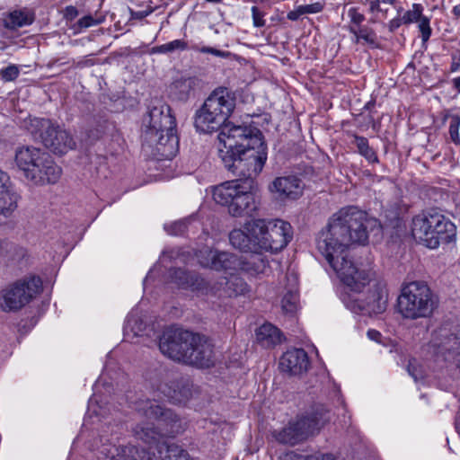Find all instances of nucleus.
<instances>
[{
  "label": "nucleus",
  "instance_id": "c03bdc74",
  "mask_svg": "<svg viewBox=\"0 0 460 460\" xmlns=\"http://www.w3.org/2000/svg\"><path fill=\"white\" fill-rule=\"evenodd\" d=\"M200 52L208 53V54H211V55H214L217 57H221V58H225V57L228 56L227 52H225V51H222V50L217 49L215 48H211V47H204V48L200 49Z\"/></svg>",
  "mask_w": 460,
  "mask_h": 460
},
{
  "label": "nucleus",
  "instance_id": "6e6552de",
  "mask_svg": "<svg viewBox=\"0 0 460 460\" xmlns=\"http://www.w3.org/2000/svg\"><path fill=\"white\" fill-rule=\"evenodd\" d=\"M15 164L26 179L35 184L55 183L61 175V168L47 153L36 147L19 148L15 154Z\"/></svg>",
  "mask_w": 460,
  "mask_h": 460
},
{
  "label": "nucleus",
  "instance_id": "c85d7f7f",
  "mask_svg": "<svg viewBox=\"0 0 460 460\" xmlns=\"http://www.w3.org/2000/svg\"><path fill=\"white\" fill-rule=\"evenodd\" d=\"M355 145L361 155L371 163L377 161V156L375 151L369 146L368 141L364 137H355Z\"/></svg>",
  "mask_w": 460,
  "mask_h": 460
},
{
  "label": "nucleus",
  "instance_id": "09e8293b",
  "mask_svg": "<svg viewBox=\"0 0 460 460\" xmlns=\"http://www.w3.org/2000/svg\"><path fill=\"white\" fill-rule=\"evenodd\" d=\"M380 3H382V1L371 0L369 2V11H370V13H376L381 11V9H380Z\"/></svg>",
  "mask_w": 460,
  "mask_h": 460
},
{
  "label": "nucleus",
  "instance_id": "473e14b6",
  "mask_svg": "<svg viewBox=\"0 0 460 460\" xmlns=\"http://www.w3.org/2000/svg\"><path fill=\"white\" fill-rule=\"evenodd\" d=\"M103 19H95L91 15L84 16L79 19L75 25V32H80L83 29H87L92 26L102 23Z\"/></svg>",
  "mask_w": 460,
  "mask_h": 460
},
{
  "label": "nucleus",
  "instance_id": "4d7b16f0",
  "mask_svg": "<svg viewBox=\"0 0 460 460\" xmlns=\"http://www.w3.org/2000/svg\"><path fill=\"white\" fill-rule=\"evenodd\" d=\"M457 58H458V59H459V61H460V51H459V54H458Z\"/></svg>",
  "mask_w": 460,
  "mask_h": 460
},
{
  "label": "nucleus",
  "instance_id": "603ef678",
  "mask_svg": "<svg viewBox=\"0 0 460 460\" xmlns=\"http://www.w3.org/2000/svg\"><path fill=\"white\" fill-rule=\"evenodd\" d=\"M458 70H460V61H459L458 58L456 60V58L454 57L453 62H452V65H451V71L456 72V71H458Z\"/></svg>",
  "mask_w": 460,
  "mask_h": 460
},
{
  "label": "nucleus",
  "instance_id": "f03ea898",
  "mask_svg": "<svg viewBox=\"0 0 460 460\" xmlns=\"http://www.w3.org/2000/svg\"><path fill=\"white\" fill-rule=\"evenodd\" d=\"M217 149L225 167L245 180L228 181L214 187V200L227 207L233 217L251 215L256 208L253 178L261 173L267 161V146L261 133L248 127L226 125L217 135Z\"/></svg>",
  "mask_w": 460,
  "mask_h": 460
},
{
  "label": "nucleus",
  "instance_id": "7ed1b4c3",
  "mask_svg": "<svg viewBox=\"0 0 460 460\" xmlns=\"http://www.w3.org/2000/svg\"><path fill=\"white\" fill-rule=\"evenodd\" d=\"M143 148L157 160H171L178 152L176 121L171 108L161 103L149 111Z\"/></svg>",
  "mask_w": 460,
  "mask_h": 460
},
{
  "label": "nucleus",
  "instance_id": "6ab92c4d",
  "mask_svg": "<svg viewBox=\"0 0 460 460\" xmlns=\"http://www.w3.org/2000/svg\"><path fill=\"white\" fill-rule=\"evenodd\" d=\"M195 342L187 351L186 364L198 367H209L214 365L213 346L204 337L194 334Z\"/></svg>",
  "mask_w": 460,
  "mask_h": 460
},
{
  "label": "nucleus",
  "instance_id": "de8ad7c7",
  "mask_svg": "<svg viewBox=\"0 0 460 460\" xmlns=\"http://www.w3.org/2000/svg\"><path fill=\"white\" fill-rule=\"evenodd\" d=\"M150 53L151 54H165V53H168L166 43L163 44V45H160V46H155V47L152 48L151 50H150Z\"/></svg>",
  "mask_w": 460,
  "mask_h": 460
},
{
  "label": "nucleus",
  "instance_id": "4468645a",
  "mask_svg": "<svg viewBox=\"0 0 460 460\" xmlns=\"http://www.w3.org/2000/svg\"><path fill=\"white\" fill-rule=\"evenodd\" d=\"M42 290L39 277L27 276L0 291V308L4 312H17L31 303Z\"/></svg>",
  "mask_w": 460,
  "mask_h": 460
},
{
  "label": "nucleus",
  "instance_id": "4be33fe9",
  "mask_svg": "<svg viewBox=\"0 0 460 460\" xmlns=\"http://www.w3.org/2000/svg\"><path fill=\"white\" fill-rule=\"evenodd\" d=\"M252 239L254 238L250 229V221L244 224L243 229H234L229 234V241L232 246L245 252H258L257 245Z\"/></svg>",
  "mask_w": 460,
  "mask_h": 460
},
{
  "label": "nucleus",
  "instance_id": "9d476101",
  "mask_svg": "<svg viewBox=\"0 0 460 460\" xmlns=\"http://www.w3.org/2000/svg\"><path fill=\"white\" fill-rule=\"evenodd\" d=\"M225 271L230 275L229 278L222 277L209 283L180 269L174 270V278L179 286L191 288L192 290H205L207 294L219 298L243 296L249 292V286L246 282L235 275L239 271Z\"/></svg>",
  "mask_w": 460,
  "mask_h": 460
},
{
  "label": "nucleus",
  "instance_id": "cd10ccee",
  "mask_svg": "<svg viewBox=\"0 0 460 460\" xmlns=\"http://www.w3.org/2000/svg\"><path fill=\"white\" fill-rule=\"evenodd\" d=\"M160 390L165 397L176 403L182 402L188 393L185 388H180L178 384L174 383L172 385L164 384L161 385Z\"/></svg>",
  "mask_w": 460,
  "mask_h": 460
},
{
  "label": "nucleus",
  "instance_id": "f704fd0d",
  "mask_svg": "<svg viewBox=\"0 0 460 460\" xmlns=\"http://www.w3.org/2000/svg\"><path fill=\"white\" fill-rule=\"evenodd\" d=\"M279 460H334L329 456H302L295 454L294 452L286 453L284 456L279 457Z\"/></svg>",
  "mask_w": 460,
  "mask_h": 460
},
{
  "label": "nucleus",
  "instance_id": "f8f14e48",
  "mask_svg": "<svg viewBox=\"0 0 460 460\" xmlns=\"http://www.w3.org/2000/svg\"><path fill=\"white\" fill-rule=\"evenodd\" d=\"M250 229L261 251L279 252L287 246L291 239V226L280 219H253L250 221Z\"/></svg>",
  "mask_w": 460,
  "mask_h": 460
},
{
  "label": "nucleus",
  "instance_id": "b1692460",
  "mask_svg": "<svg viewBox=\"0 0 460 460\" xmlns=\"http://www.w3.org/2000/svg\"><path fill=\"white\" fill-rule=\"evenodd\" d=\"M196 84V80L191 77L174 80L169 86L170 96L178 101H185L189 98Z\"/></svg>",
  "mask_w": 460,
  "mask_h": 460
},
{
  "label": "nucleus",
  "instance_id": "0eeeda50",
  "mask_svg": "<svg viewBox=\"0 0 460 460\" xmlns=\"http://www.w3.org/2000/svg\"><path fill=\"white\" fill-rule=\"evenodd\" d=\"M411 234L415 240L429 249L448 243L456 234V226L438 212H427L413 217Z\"/></svg>",
  "mask_w": 460,
  "mask_h": 460
},
{
  "label": "nucleus",
  "instance_id": "393cba45",
  "mask_svg": "<svg viewBox=\"0 0 460 460\" xmlns=\"http://www.w3.org/2000/svg\"><path fill=\"white\" fill-rule=\"evenodd\" d=\"M292 279V288L287 291L281 299V309L287 314H293L296 312L298 306L297 279L295 275L288 276V279Z\"/></svg>",
  "mask_w": 460,
  "mask_h": 460
},
{
  "label": "nucleus",
  "instance_id": "6e6d98bb",
  "mask_svg": "<svg viewBox=\"0 0 460 460\" xmlns=\"http://www.w3.org/2000/svg\"><path fill=\"white\" fill-rule=\"evenodd\" d=\"M456 428L460 432V412L457 415L456 420Z\"/></svg>",
  "mask_w": 460,
  "mask_h": 460
},
{
  "label": "nucleus",
  "instance_id": "a19ab883",
  "mask_svg": "<svg viewBox=\"0 0 460 460\" xmlns=\"http://www.w3.org/2000/svg\"><path fill=\"white\" fill-rule=\"evenodd\" d=\"M402 12V8L400 7L398 10H397V13H398V16L392 19L389 22H388V28H389V31H394L395 30H397L401 25L404 24V22L402 21V15H401V13Z\"/></svg>",
  "mask_w": 460,
  "mask_h": 460
},
{
  "label": "nucleus",
  "instance_id": "79ce46f5",
  "mask_svg": "<svg viewBox=\"0 0 460 460\" xmlns=\"http://www.w3.org/2000/svg\"><path fill=\"white\" fill-rule=\"evenodd\" d=\"M408 371L415 381H418L419 379H422L424 377L423 372L420 369H419L417 365L413 363H410Z\"/></svg>",
  "mask_w": 460,
  "mask_h": 460
},
{
  "label": "nucleus",
  "instance_id": "9b49d317",
  "mask_svg": "<svg viewBox=\"0 0 460 460\" xmlns=\"http://www.w3.org/2000/svg\"><path fill=\"white\" fill-rule=\"evenodd\" d=\"M434 372L453 375L458 372L460 364V336L450 329L441 326L434 331L430 341Z\"/></svg>",
  "mask_w": 460,
  "mask_h": 460
},
{
  "label": "nucleus",
  "instance_id": "c756f323",
  "mask_svg": "<svg viewBox=\"0 0 460 460\" xmlns=\"http://www.w3.org/2000/svg\"><path fill=\"white\" fill-rule=\"evenodd\" d=\"M423 7L420 4H413L411 10H408L402 14V21L404 24H411L417 22L420 17L422 15Z\"/></svg>",
  "mask_w": 460,
  "mask_h": 460
},
{
  "label": "nucleus",
  "instance_id": "a878e982",
  "mask_svg": "<svg viewBox=\"0 0 460 460\" xmlns=\"http://www.w3.org/2000/svg\"><path fill=\"white\" fill-rule=\"evenodd\" d=\"M33 22V15L26 11H13L4 19L6 28L14 30L31 24Z\"/></svg>",
  "mask_w": 460,
  "mask_h": 460
},
{
  "label": "nucleus",
  "instance_id": "a18cd8bd",
  "mask_svg": "<svg viewBox=\"0 0 460 460\" xmlns=\"http://www.w3.org/2000/svg\"><path fill=\"white\" fill-rule=\"evenodd\" d=\"M302 15H304V14H303L301 7L299 5L295 10H292L288 13V19L290 21H296Z\"/></svg>",
  "mask_w": 460,
  "mask_h": 460
},
{
  "label": "nucleus",
  "instance_id": "e433bc0d",
  "mask_svg": "<svg viewBox=\"0 0 460 460\" xmlns=\"http://www.w3.org/2000/svg\"><path fill=\"white\" fill-rule=\"evenodd\" d=\"M348 16L352 23L350 26L358 27L365 20V16L358 11L356 7H350L348 10Z\"/></svg>",
  "mask_w": 460,
  "mask_h": 460
},
{
  "label": "nucleus",
  "instance_id": "20e7f679",
  "mask_svg": "<svg viewBox=\"0 0 460 460\" xmlns=\"http://www.w3.org/2000/svg\"><path fill=\"white\" fill-rule=\"evenodd\" d=\"M137 410L146 420L135 427L134 434L145 443L151 444L164 437H173L181 430L178 417L155 401L139 402Z\"/></svg>",
  "mask_w": 460,
  "mask_h": 460
},
{
  "label": "nucleus",
  "instance_id": "58836bf2",
  "mask_svg": "<svg viewBox=\"0 0 460 460\" xmlns=\"http://www.w3.org/2000/svg\"><path fill=\"white\" fill-rule=\"evenodd\" d=\"M168 53L174 52L176 50H185L188 48V44L183 40H174L166 43Z\"/></svg>",
  "mask_w": 460,
  "mask_h": 460
},
{
  "label": "nucleus",
  "instance_id": "c9c22d12",
  "mask_svg": "<svg viewBox=\"0 0 460 460\" xmlns=\"http://www.w3.org/2000/svg\"><path fill=\"white\" fill-rule=\"evenodd\" d=\"M459 127L460 119L458 117H453L449 125V135L451 140L456 145H460Z\"/></svg>",
  "mask_w": 460,
  "mask_h": 460
},
{
  "label": "nucleus",
  "instance_id": "2f4dec72",
  "mask_svg": "<svg viewBox=\"0 0 460 460\" xmlns=\"http://www.w3.org/2000/svg\"><path fill=\"white\" fill-rule=\"evenodd\" d=\"M189 220L184 219V220L173 222L170 225L164 226V229L169 234H172V235L182 234L187 229V222Z\"/></svg>",
  "mask_w": 460,
  "mask_h": 460
},
{
  "label": "nucleus",
  "instance_id": "37998d69",
  "mask_svg": "<svg viewBox=\"0 0 460 460\" xmlns=\"http://www.w3.org/2000/svg\"><path fill=\"white\" fill-rule=\"evenodd\" d=\"M252 13L253 24L256 27L263 26L264 20L262 19V16L261 14V13L259 12V9L256 6L252 7Z\"/></svg>",
  "mask_w": 460,
  "mask_h": 460
},
{
  "label": "nucleus",
  "instance_id": "bb28decb",
  "mask_svg": "<svg viewBox=\"0 0 460 460\" xmlns=\"http://www.w3.org/2000/svg\"><path fill=\"white\" fill-rule=\"evenodd\" d=\"M349 32L354 35V41L356 43L360 42L363 40L366 44L371 46V47H376L377 46V37L375 31L368 27H361V28H356L354 26L349 27Z\"/></svg>",
  "mask_w": 460,
  "mask_h": 460
},
{
  "label": "nucleus",
  "instance_id": "f257e3e1",
  "mask_svg": "<svg viewBox=\"0 0 460 460\" xmlns=\"http://www.w3.org/2000/svg\"><path fill=\"white\" fill-rule=\"evenodd\" d=\"M368 228L379 230L380 226L376 219L368 218L357 208H342L319 233L317 249L349 291L341 296L343 304L353 312L378 314L387 307L385 286L375 280L376 274L370 266L357 265L349 254L353 244L367 243Z\"/></svg>",
  "mask_w": 460,
  "mask_h": 460
},
{
  "label": "nucleus",
  "instance_id": "aec40b11",
  "mask_svg": "<svg viewBox=\"0 0 460 460\" xmlns=\"http://www.w3.org/2000/svg\"><path fill=\"white\" fill-rule=\"evenodd\" d=\"M19 195L9 175L0 169V217H9L18 207Z\"/></svg>",
  "mask_w": 460,
  "mask_h": 460
},
{
  "label": "nucleus",
  "instance_id": "2eb2a0df",
  "mask_svg": "<svg viewBox=\"0 0 460 460\" xmlns=\"http://www.w3.org/2000/svg\"><path fill=\"white\" fill-rule=\"evenodd\" d=\"M28 130L35 137H39L47 148L56 154H66L75 146L73 137L67 130L52 124L47 119L33 118L30 119Z\"/></svg>",
  "mask_w": 460,
  "mask_h": 460
},
{
  "label": "nucleus",
  "instance_id": "8fccbe9b",
  "mask_svg": "<svg viewBox=\"0 0 460 460\" xmlns=\"http://www.w3.org/2000/svg\"><path fill=\"white\" fill-rule=\"evenodd\" d=\"M367 337L370 340L375 341L376 342H379L380 339L382 337L381 333L378 331H376V330H369V331H367Z\"/></svg>",
  "mask_w": 460,
  "mask_h": 460
},
{
  "label": "nucleus",
  "instance_id": "f3484780",
  "mask_svg": "<svg viewBox=\"0 0 460 460\" xmlns=\"http://www.w3.org/2000/svg\"><path fill=\"white\" fill-rule=\"evenodd\" d=\"M193 342L194 333L178 328H169L160 337L159 349L168 358L186 363L187 351Z\"/></svg>",
  "mask_w": 460,
  "mask_h": 460
},
{
  "label": "nucleus",
  "instance_id": "4c0bfd02",
  "mask_svg": "<svg viewBox=\"0 0 460 460\" xmlns=\"http://www.w3.org/2000/svg\"><path fill=\"white\" fill-rule=\"evenodd\" d=\"M303 14L318 13L323 11V4L320 2L300 5Z\"/></svg>",
  "mask_w": 460,
  "mask_h": 460
},
{
  "label": "nucleus",
  "instance_id": "39448f33",
  "mask_svg": "<svg viewBox=\"0 0 460 460\" xmlns=\"http://www.w3.org/2000/svg\"><path fill=\"white\" fill-rule=\"evenodd\" d=\"M196 256L202 267L216 270L241 271L253 277L268 275L270 272L268 261L258 252L243 258L230 252L206 248L200 250Z\"/></svg>",
  "mask_w": 460,
  "mask_h": 460
},
{
  "label": "nucleus",
  "instance_id": "3c124183",
  "mask_svg": "<svg viewBox=\"0 0 460 460\" xmlns=\"http://www.w3.org/2000/svg\"><path fill=\"white\" fill-rule=\"evenodd\" d=\"M77 15V10L73 7V6H69L66 9V16L70 18V19H73L75 18V16Z\"/></svg>",
  "mask_w": 460,
  "mask_h": 460
},
{
  "label": "nucleus",
  "instance_id": "72a5a7b5",
  "mask_svg": "<svg viewBox=\"0 0 460 460\" xmlns=\"http://www.w3.org/2000/svg\"><path fill=\"white\" fill-rule=\"evenodd\" d=\"M19 73L20 71L17 66L10 65L0 70V76L4 82H11L17 78Z\"/></svg>",
  "mask_w": 460,
  "mask_h": 460
},
{
  "label": "nucleus",
  "instance_id": "423d86ee",
  "mask_svg": "<svg viewBox=\"0 0 460 460\" xmlns=\"http://www.w3.org/2000/svg\"><path fill=\"white\" fill-rule=\"evenodd\" d=\"M234 106V98L226 88L216 89L196 113L194 121L196 129L201 133H211L221 128V132L226 125H233L232 122H225L233 112Z\"/></svg>",
  "mask_w": 460,
  "mask_h": 460
},
{
  "label": "nucleus",
  "instance_id": "412c9836",
  "mask_svg": "<svg viewBox=\"0 0 460 460\" xmlns=\"http://www.w3.org/2000/svg\"><path fill=\"white\" fill-rule=\"evenodd\" d=\"M308 358L306 352L302 349H293L285 352L279 360L281 371L299 375L305 371L308 367Z\"/></svg>",
  "mask_w": 460,
  "mask_h": 460
},
{
  "label": "nucleus",
  "instance_id": "49530a36",
  "mask_svg": "<svg viewBox=\"0 0 460 460\" xmlns=\"http://www.w3.org/2000/svg\"><path fill=\"white\" fill-rule=\"evenodd\" d=\"M151 13H152L151 9L138 11V12H132L131 16L134 19H143V18L146 17L147 15H149Z\"/></svg>",
  "mask_w": 460,
  "mask_h": 460
},
{
  "label": "nucleus",
  "instance_id": "ea45409f",
  "mask_svg": "<svg viewBox=\"0 0 460 460\" xmlns=\"http://www.w3.org/2000/svg\"><path fill=\"white\" fill-rule=\"evenodd\" d=\"M402 12V8L400 7L398 10H397V13H398V16L392 19L389 22H388V28H389V31H394L395 30H397L401 25L404 24V22L402 21V15H401V13Z\"/></svg>",
  "mask_w": 460,
  "mask_h": 460
},
{
  "label": "nucleus",
  "instance_id": "5701e85b",
  "mask_svg": "<svg viewBox=\"0 0 460 460\" xmlns=\"http://www.w3.org/2000/svg\"><path fill=\"white\" fill-rule=\"evenodd\" d=\"M256 341L261 347L270 348L280 343L281 333L271 323H264L256 330Z\"/></svg>",
  "mask_w": 460,
  "mask_h": 460
},
{
  "label": "nucleus",
  "instance_id": "864d4df0",
  "mask_svg": "<svg viewBox=\"0 0 460 460\" xmlns=\"http://www.w3.org/2000/svg\"><path fill=\"white\" fill-rule=\"evenodd\" d=\"M452 85L458 93H460V76L452 79Z\"/></svg>",
  "mask_w": 460,
  "mask_h": 460
},
{
  "label": "nucleus",
  "instance_id": "1a4fd4ad",
  "mask_svg": "<svg viewBox=\"0 0 460 460\" xmlns=\"http://www.w3.org/2000/svg\"><path fill=\"white\" fill-rule=\"evenodd\" d=\"M436 307L431 289L422 281L404 285L397 298V312L406 320L429 318Z\"/></svg>",
  "mask_w": 460,
  "mask_h": 460
},
{
  "label": "nucleus",
  "instance_id": "dca6fc26",
  "mask_svg": "<svg viewBox=\"0 0 460 460\" xmlns=\"http://www.w3.org/2000/svg\"><path fill=\"white\" fill-rule=\"evenodd\" d=\"M158 453V456L155 454L151 456L150 453L144 448L113 446L106 455L111 460H190L188 452L174 444L163 445Z\"/></svg>",
  "mask_w": 460,
  "mask_h": 460
},
{
  "label": "nucleus",
  "instance_id": "a211bd4d",
  "mask_svg": "<svg viewBox=\"0 0 460 460\" xmlns=\"http://www.w3.org/2000/svg\"><path fill=\"white\" fill-rule=\"evenodd\" d=\"M305 185L296 175L279 176L269 185V191L279 200H296L304 192Z\"/></svg>",
  "mask_w": 460,
  "mask_h": 460
},
{
  "label": "nucleus",
  "instance_id": "ddd939ff",
  "mask_svg": "<svg viewBox=\"0 0 460 460\" xmlns=\"http://www.w3.org/2000/svg\"><path fill=\"white\" fill-rule=\"evenodd\" d=\"M328 420L327 412L321 409L298 417L279 430H274L272 437L281 444L293 446L317 434Z\"/></svg>",
  "mask_w": 460,
  "mask_h": 460
},
{
  "label": "nucleus",
  "instance_id": "7c9ffc66",
  "mask_svg": "<svg viewBox=\"0 0 460 460\" xmlns=\"http://www.w3.org/2000/svg\"><path fill=\"white\" fill-rule=\"evenodd\" d=\"M418 22V28L421 34V40L423 42H426L429 40L430 35H431V28L429 25V18L427 16L421 15L420 19L417 21Z\"/></svg>",
  "mask_w": 460,
  "mask_h": 460
},
{
  "label": "nucleus",
  "instance_id": "5fc2aeb1",
  "mask_svg": "<svg viewBox=\"0 0 460 460\" xmlns=\"http://www.w3.org/2000/svg\"><path fill=\"white\" fill-rule=\"evenodd\" d=\"M452 13L457 18L460 17V4L453 7Z\"/></svg>",
  "mask_w": 460,
  "mask_h": 460
}]
</instances>
